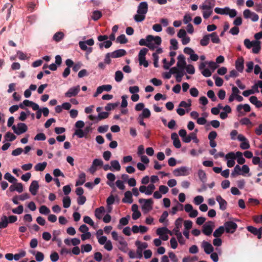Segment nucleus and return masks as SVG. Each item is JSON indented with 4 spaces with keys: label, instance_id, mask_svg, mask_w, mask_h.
<instances>
[{
    "label": "nucleus",
    "instance_id": "nucleus-17",
    "mask_svg": "<svg viewBox=\"0 0 262 262\" xmlns=\"http://www.w3.org/2000/svg\"><path fill=\"white\" fill-rule=\"evenodd\" d=\"M171 138L173 140V144L177 148H180L181 147V143L177 133H173L171 135Z\"/></svg>",
    "mask_w": 262,
    "mask_h": 262
},
{
    "label": "nucleus",
    "instance_id": "nucleus-25",
    "mask_svg": "<svg viewBox=\"0 0 262 262\" xmlns=\"http://www.w3.org/2000/svg\"><path fill=\"white\" fill-rule=\"evenodd\" d=\"M163 63V68L165 70H168L170 66H172L175 62V59L173 58H171L170 61L167 62L166 58L162 60Z\"/></svg>",
    "mask_w": 262,
    "mask_h": 262
},
{
    "label": "nucleus",
    "instance_id": "nucleus-3",
    "mask_svg": "<svg viewBox=\"0 0 262 262\" xmlns=\"http://www.w3.org/2000/svg\"><path fill=\"white\" fill-rule=\"evenodd\" d=\"M139 202L141 204L143 211L148 212L151 210L153 204V201L151 199H140L139 200Z\"/></svg>",
    "mask_w": 262,
    "mask_h": 262
},
{
    "label": "nucleus",
    "instance_id": "nucleus-19",
    "mask_svg": "<svg viewBox=\"0 0 262 262\" xmlns=\"http://www.w3.org/2000/svg\"><path fill=\"white\" fill-rule=\"evenodd\" d=\"M235 67L236 70L242 73L243 71L244 66V59L243 57L238 58L235 61Z\"/></svg>",
    "mask_w": 262,
    "mask_h": 262
},
{
    "label": "nucleus",
    "instance_id": "nucleus-42",
    "mask_svg": "<svg viewBox=\"0 0 262 262\" xmlns=\"http://www.w3.org/2000/svg\"><path fill=\"white\" fill-rule=\"evenodd\" d=\"M116 41L119 42L121 44H124L127 42L128 40L126 38L124 34H122L117 37Z\"/></svg>",
    "mask_w": 262,
    "mask_h": 262
},
{
    "label": "nucleus",
    "instance_id": "nucleus-47",
    "mask_svg": "<svg viewBox=\"0 0 262 262\" xmlns=\"http://www.w3.org/2000/svg\"><path fill=\"white\" fill-rule=\"evenodd\" d=\"M168 229L165 227L159 228L157 229L156 233L160 236L163 235L164 233H167Z\"/></svg>",
    "mask_w": 262,
    "mask_h": 262
},
{
    "label": "nucleus",
    "instance_id": "nucleus-60",
    "mask_svg": "<svg viewBox=\"0 0 262 262\" xmlns=\"http://www.w3.org/2000/svg\"><path fill=\"white\" fill-rule=\"evenodd\" d=\"M108 115H109V114L107 112H103L99 113L98 115L97 119L99 120L104 119L107 118L108 117Z\"/></svg>",
    "mask_w": 262,
    "mask_h": 262
},
{
    "label": "nucleus",
    "instance_id": "nucleus-33",
    "mask_svg": "<svg viewBox=\"0 0 262 262\" xmlns=\"http://www.w3.org/2000/svg\"><path fill=\"white\" fill-rule=\"evenodd\" d=\"M8 217L5 215H3L1 217L0 221V229L6 228L8 226Z\"/></svg>",
    "mask_w": 262,
    "mask_h": 262
},
{
    "label": "nucleus",
    "instance_id": "nucleus-32",
    "mask_svg": "<svg viewBox=\"0 0 262 262\" xmlns=\"http://www.w3.org/2000/svg\"><path fill=\"white\" fill-rule=\"evenodd\" d=\"M183 205L177 201L176 205L172 207V211L171 213H176L178 211H182L183 210Z\"/></svg>",
    "mask_w": 262,
    "mask_h": 262
},
{
    "label": "nucleus",
    "instance_id": "nucleus-41",
    "mask_svg": "<svg viewBox=\"0 0 262 262\" xmlns=\"http://www.w3.org/2000/svg\"><path fill=\"white\" fill-rule=\"evenodd\" d=\"M64 37V34L62 32H58L56 33L53 37V39L57 41H60Z\"/></svg>",
    "mask_w": 262,
    "mask_h": 262
},
{
    "label": "nucleus",
    "instance_id": "nucleus-22",
    "mask_svg": "<svg viewBox=\"0 0 262 262\" xmlns=\"http://www.w3.org/2000/svg\"><path fill=\"white\" fill-rule=\"evenodd\" d=\"M122 202L124 203H132L133 202L132 200V193L130 191H127L124 193V198L122 200Z\"/></svg>",
    "mask_w": 262,
    "mask_h": 262
},
{
    "label": "nucleus",
    "instance_id": "nucleus-44",
    "mask_svg": "<svg viewBox=\"0 0 262 262\" xmlns=\"http://www.w3.org/2000/svg\"><path fill=\"white\" fill-rule=\"evenodd\" d=\"M184 209L185 211L188 213H198V211L193 209L192 206L189 204H186Z\"/></svg>",
    "mask_w": 262,
    "mask_h": 262
},
{
    "label": "nucleus",
    "instance_id": "nucleus-14",
    "mask_svg": "<svg viewBox=\"0 0 262 262\" xmlns=\"http://www.w3.org/2000/svg\"><path fill=\"white\" fill-rule=\"evenodd\" d=\"M187 63L185 60V57L183 54H181L178 57V62L177 66L179 69H185Z\"/></svg>",
    "mask_w": 262,
    "mask_h": 262
},
{
    "label": "nucleus",
    "instance_id": "nucleus-34",
    "mask_svg": "<svg viewBox=\"0 0 262 262\" xmlns=\"http://www.w3.org/2000/svg\"><path fill=\"white\" fill-rule=\"evenodd\" d=\"M47 163L46 162H43L42 163H39L35 166L34 169L36 171H42L45 169V168L47 166Z\"/></svg>",
    "mask_w": 262,
    "mask_h": 262
},
{
    "label": "nucleus",
    "instance_id": "nucleus-59",
    "mask_svg": "<svg viewBox=\"0 0 262 262\" xmlns=\"http://www.w3.org/2000/svg\"><path fill=\"white\" fill-rule=\"evenodd\" d=\"M35 259L37 261H41L44 259V255L41 252H37L35 254Z\"/></svg>",
    "mask_w": 262,
    "mask_h": 262
},
{
    "label": "nucleus",
    "instance_id": "nucleus-38",
    "mask_svg": "<svg viewBox=\"0 0 262 262\" xmlns=\"http://www.w3.org/2000/svg\"><path fill=\"white\" fill-rule=\"evenodd\" d=\"M102 16V14L101 12L98 10L94 11L93 13V15L92 16V18L95 20L97 21Z\"/></svg>",
    "mask_w": 262,
    "mask_h": 262
},
{
    "label": "nucleus",
    "instance_id": "nucleus-31",
    "mask_svg": "<svg viewBox=\"0 0 262 262\" xmlns=\"http://www.w3.org/2000/svg\"><path fill=\"white\" fill-rule=\"evenodd\" d=\"M209 38H211V41L214 43H219L220 42V39L219 38L216 32H213L209 34Z\"/></svg>",
    "mask_w": 262,
    "mask_h": 262
},
{
    "label": "nucleus",
    "instance_id": "nucleus-61",
    "mask_svg": "<svg viewBox=\"0 0 262 262\" xmlns=\"http://www.w3.org/2000/svg\"><path fill=\"white\" fill-rule=\"evenodd\" d=\"M247 229L249 232L252 233L254 235L257 234V232L259 231L258 229H257L256 228L252 226H247Z\"/></svg>",
    "mask_w": 262,
    "mask_h": 262
},
{
    "label": "nucleus",
    "instance_id": "nucleus-40",
    "mask_svg": "<svg viewBox=\"0 0 262 262\" xmlns=\"http://www.w3.org/2000/svg\"><path fill=\"white\" fill-rule=\"evenodd\" d=\"M16 138V136L10 132H7L5 135V140L10 142L14 141Z\"/></svg>",
    "mask_w": 262,
    "mask_h": 262
},
{
    "label": "nucleus",
    "instance_id": "nucleus-64",
    "mask_svg": "<svg viewBox=\"0 0 262 262\" xmlns=\"http://www.w3.org/2000/svg\"><path fill=\"white\" fill-rule=\"evenodd\" d=\"M246 66L247 67V69L246 70V71L247 72V73H250L253 68V66H254V63L252 61H249V62H247L246 63Z\"/></svg>",
    "mask_w": 262,
    "mask_h": 262
},
{
    "label": "nucleus",
    "instance_id": "nucleus-43",
    "mask_svg": "<svg viewBox=\"0 0 262 262\" xmlns=\"http://www.w3.org/2000/svg\"><path fill=\"white\" fill-rule=\"evenodd\" d=\"M198 176L200 180L204 183L206 181V175L205 172L201 169H200L198 171Z\"/></svg>",
    "mask_w": 262,
    "mask_h": 262
},
{
    "label": "nucleus",
    "instance_id": "nucleus-39",
    "mask_svg": "<svg viewBox=\"0 0 262 262\" xmlns=\"http://www.w3.org/2000/svg\"><path fill=\"white\" fill-rule=\"evenodd\" d=\"M63 206L65 208H69L71 205V199L69 196H64L62 199Z\"/></svg>",
    "mask_w": 262,
    "mask_h": 262
},
{
    "label": "nucleus",
    "instance_id": "nucleus-20",
    "mask_svg": "<svg viewBox=\"0 0 262 262\" xmlns=\"http://www.w3.org/2000/svg\"><path fill=\"white\" fill-rule=\"evenodd\" d=\"M216 200L219 203L220 208L222 210H225L227 208V202L223 199L221 195H217L216 198Z\"/></svg>",
    "mask_w": 262,
    "mask_h": 262
},
{
    "label": "nucleus",
    "instance_id": "nucleus-21",
    "mask_svg": "<svg viewBox=\"0 0 262 262\" xmlns=\"http://www.w3.org/2000/svg\"><path fill=\"white\" fill-rule=\"evenodd\" d=\"M120 240L119 241L120 246L118 247L119 249L123 252H126L127 249V244L124 240L122 237H120Z\"/></svg>",
    "mask_w": 262,
    "mask_h": 262
},
{
    "label": "nucleus",
    "instance_id": "nucleus-46",
    "mask_svg": "<svg viewBox=\"0 0 262 262\" xmlns=\"http://www.w3.org/2000/svg\"><path fill=\"white\" fill-rule=\"evenodd\" d=\"M123 78V74L121 71H117L115 72V79L117 82H120Z\"/></svg>",
    "mask_w": 262,
    "mask_h": 262
},
{
    "label": "nucleus",
    "instance_id": "nucleus-57",
    "mask_svg": "<svg viewBox=\"0 0 262 262\" xmlns=\"http://www.w3.org/2000/svg\"><path fill=\"white\" fill-rule=\"evenodd\" d=\"M46 139V135L42 133L37 134L34 137V140L37 141H44Z\"/></svg>",
    "mask_w": 262,
    "mask_h": 262
},
{
    "label": "nucleus",
    "instance_id": "nucleus-63",
    "mask_svg": "<svg viewBox=\"0 0 262 262\" xmlns=\"http://www.w3.org/2000/svg\"><path fill=\"white\" fill-rule=\"evenodd\" d=\"M50 259L52 262H56L59 259L58 254L56 252H54L50 255Z\"/></svg>",
    "mask_w": 262,
    "mask_h": 262
},
{
    "label": "nucleus",
    "instance_id": "nucleus-36",
    "mask_svg": "<svg viewBox=\"0 0 262 262\" xmlns=\"http://www.w3.org/2000/svg\"><path fill=\"white\" fill-rule=\"evenodd\" d=\"M111 166L112 169H115L116 171H120L121 169L120 165L117 160H113L111 162Z\"/></svg>",
    "mask_w": 262,
    "mask_h": 262
},
{
    "label": "nucleus",
    "instance_id": "nucleus-30",
    "mask_svg": "<svg viewBox=\"0 0 262 262\" xmlns=\"http://www.w3.org/2000/svg\"><path fill=\"white\" fill-rule=\"evenodd\" d=\"M237 162L239 164H243L245 163V159L243 157V154L241 151H237L235 154Z\"/></svg>",
    "mask_w": 262,
    "mask_h": 262
},
{
    "label": "nucleus",
    "instance_id": "nucleus-4",
    "mask_svg": "<svg viewBox=\"0 0 262 262\" xmlns=\"http://www.w3.org/2000/svg\"><path fill=\"white\" fill-rule=\"evenodd\" d=\"M91 123L90 125L86 126L84 130L81 129H77L75 131L74 135L77 136L79 138L84 137L87 139L89 137V134L92 131V128L91 127Z\"/></svg>",
    "mask_w": 262,
    "mask_h": 262
},
{
    "label": "nucleus",
    "instance_id": "nucleus-8",
    "mask_svg": "<svg viewBox=\"0 0 262 262\" xmlns=\"http://www.w3.org/2000/svg\"><path fill=\"white\" fill-rule=\"evenodd\" d=\"M225 158L228 160L227 165L228 167H232L235 165L234 160L236 159L234 152H230L225 156Z\"/></svg>",
    "mask_w": 262,
    "mask_h": 262
},
{
    "label": "nucleus",
    "instance_id": "nucleus-54",
    "mask_svg": "<svg viewBox=\"0 0 262 262\" xmlns=\"http://www.w3.org/2000/svg\"><path fill=\"white\" fill-rule=\"evenodd\" d=\"M155 186L154 184H150L147 187V191L146 192V195H151L154 190L155 189Z\"/></svg>",
    "mask_w": 262,
    "mask_h": 262
},
{
    "label": "nucleus",
    "instance_id": "nucleus-11",
    "mask_svg": "<svg viewBox=\"0 0 262 262\" xmlns=\"http://www.w3.org/2000/svg\"><path fill=\"white\" fill-rule=\"evenodd\" d=\"M80 91V86L77 85L76 86L71 88L65 93L66 97L71 98L72 97L76 96Z\"/></svg>",
    "mask_w": 262,
    "mask_h": 262
},
{
    "label": "nucleus",
    "instance_id": "nucleus-1",
    "mask_svg": "<svg viewBox=\"0 0 262 262\" xmlns=\"http://www.w3.org/2000/svg\"><path fill=\"white\" fill-rule=\"evenodd\" d=\"M148 11V4L146 2H141L137 9V14L135 15L134 18L136 22H141L145 19V14Z\"/></svg>",
    "mask_w": 262,
    "mask_h": 262
},
{
    "label": "nucleus",
    "instance_id": "nucleus-10",
    "mask_svg": "<svg viewBox=\"0 0 262 262\" xmlns=\"http://www.w3.org/2000/svg\"><path fill=\"white\" fill-rule=\"evenodd\" d=\"M215 0H206L204 4L200 6V8L204 10H212L215 6Z\"/></svg>",
    "mask_w": 262,
    "mask_h": 262
},
{
    "label": "nucleus",
    "instance_id": "nucleus-45",
    "mask_svg": "<svg viewBox=\"0 0 262 262\" xmlns=\"http://www.w3.org/2000/svg\"><path fill=\"white\" fill-rule=\"evenodd\" d=\"M92 249V247L90 244L82 245L81 246V251L82 253L84 252H89Z\"/></svg>",
    "mask_w": 262,
    "mask_h": 262
},
{
    "label": "nucleus",
    "instance_id": "nucleus-50",
    "mask_svg": "<svg viewBox=\"0 0 262 262\" xmlns=\"http://www.w3.org/2000/svg\"><path fill=\"white\" fill-rule=\"evenodd\" d=\"M130 219V215H127L126 216L122 217L119 220V224L122 226H125L128 224V221Z\"/></svg>",
    "mask_w": 262,
    "mask_h": 262
},
{
    "label": "nucleus",
    "instance_id": "nucleus-49",
    "mask_svg": "<svg viewBox=\"0 0 262 262\" xmlns=\"http://www.w3.org/2000/svg\"><path fill=\"white\" fill-rule=\"evenodd\" d=\"M118 105V103H109L105 106V110L107 111H110L115 109Z\"/></svg>",
    "mask_w": 262,
    "mask_h": 262
},
{
    "label": "nucleus",
    "instance_id": "nucleus-24",
    "mask_svg": "<svg viewBox=\"0 0 262 262\" xmlns=\"http://www.w3.org/2000/svg\"><path fill=\"white\" fill-rule=\"evenodd\" d=\"M191 105V100L190 99L188 100V102H186L185 101H182L179 105V106L180 107H184L187 108L186 111L187 112H188L190 110V107Z\"/></svg>",
    "mask_w": 262,
    "mask_h": 262
},
{
    "label": "nucleus",
    "instance_id": "nucleus-28",
    "mask_svg": "<svg viewBox=\"0 0 262 262\" xmlns=\"http://www.w3.org/2000/svg\"><path fill=\"white\" fill-rule=\"evenodd\" d=\"M224 231H225L223 226H220L214 231L213 235L215 237H219L223 234Z\"/></svg>",
    "mask_w": 262,
    "mask_h": 262
},
{
    "label": "nucleus",
    "instance_id": "nucleus-62",
    "mask_svg": "<svg viewBox=\"0 0 262 262\" xmlns=\"http://www.w3.org/2000/svg\"><path fill=\"white\" fill-rule=\"evenodd\" d=\"M207 96L211 99L212 101H215L216 98L215 96L214 93L212 90H209L207 93Z\"/></svg>",
    "mask_w": 262,
    "mask_h": 262
},
{
    "label": "nucleus",
    "instance_id": "nucleus-56",
    "mask_svg": "<svg viewBox=\"0 0 262 262\" xmlns=\"http://www.w3.org/2000/svg\"><path fill=\"white\" fill-rule=\"evenodd\" d=\"M168 257L170 259L172 262H178L179 259L175 254V253L173 252H169L168 253Z\"/></svg>",
    "mask_w": 262,
    "mask_h": 262
},
{
    "label": "nucleus",
    "instance_id": "nucleus-7",
    "mask_svg": "<svg viewBox=\"0 0 262 262\" xmlns=\"http://www.w3.org/2000/svg\"><path fill=\"white\" fill-rule=\"evenodd\" d=\"M17 128L15 125H13L12 126V129L16 134L18 135L25 133L28 129L27 126L24 123H19L17 124Z\"/></svg>",
    "mask_w": 262,
    "mask_h": 262
},
{
    "label": "nucleus",
    "instance_id": "nucleus-53",
    "mask_svg": "<svg viewBox=\"0 0 262 262\" xmlns=\"http://www.w3.org/2000/svg\"><path fill=\"white\" fill-rule=\"evenodd\" d=\"M185 69H186V72L189 74H193L195 72L194 67L191 64H186Z\"/></svg>",
    "mask_w": 262,
    "mask_h": 262
},
{
    "label": "nucleus",
    "instance_id": "nucleus-58",
    "mask_svg": "<svg viewBox=\"0 0 262 262\" xmlns=\"http://www.w3.org/2000/svg\"><path fill=\"white\" fill-rule=\"evenodd\" d=\"M170 45L172 46V48H170V49H173L174 50H177L178 49V41L177 40L174 39H171L170 40Z\"/></svg>",
    "mask_w": 262,
    "mask_h": 262
},
{
    "label": "nucleus",
    "instance_id": "nucleus-15",
    "mask_svg": "<svg viewBox=\"0 0 262 262\" xmlns=\"http://www.w3.org/2000/svg\"><path fill=\"white\" fill-rule=\"evenodd\" d=\"M38 188L39 185L38 181L34 180L32 182L30 185L29 191L33 195H35L37 194Z\"/></svg>",
    "mask_w": 262,
    "mask_h": 262
},
{
    "label": "nucleus",
    "instance_id": "nucleus-2",
    "mask_svg": "<svg viewBox=\"0 0 262 262\" xmlns=\"http://www.w3.org/2000/svg\"><path fill=\"white\" fill-rule=\"evenodd\" d=\"M146 40L148 42L147 46L150 50H154L156 47L155 45L159 46L161 44L162 39L159 36H154L151 35H148L146 36Z\"/></svg>",
    "mask_w": 262,
    "mask_h": 262
},
{
    "label": "nucleus",
    "instance_id": "nucleus-29",
    "mask_svg": "<svg viewBox=\"0 0 262 262\" xmlns=\"http://www.w3.org/2000/svg\"><path fill=\"white\" fill-rule=\"evenodd\" d=\"M260 42L258 40L254 41V43L252 46V52L255 54L258 53L260 50Z\"/></svg>",
    "mask_w": 262,
    "mask_h": 262
},
{
    "label": "nucleus",
    "instance_id": "nucleus-27",
    "mask_svg": "<svg viewBox=\"0 0 262 262\" xmlns=\"http://www.w3.org/2000/svg\"><path fill=\"white\" fill-rule=\"evenodd\" d=\"M229 10V7H225L224 8H221L219 7H216L214 9V12L219 14L222 15H227L228 13V11Z\"/></svg>",
    "mask_w": 262,
    "mask_h": 262
},
{
    "label": "nucleus",
    "instance_id": "nucleus-37",
    "mask_svg": "<svg viewBox=\"0 0 262 262\" xmlns=\"http://www.w3.org/2000/svg\"><path fill=\"white\" fill-rule=\"evenodd\" d=\"M210 40L209 34L204 35L202 39L200 40V45L202 46H206L208 45Z\"/></svg>",
    "mask_w": 262,
    "mask_h": 262
},
{
    "label": "nucleus",
    "instance_id": "nucleus-23",
    "mask_svg": "<svg viewBox=\"0 0 262 262\" xmlns=\"http://www.w3.org/2000/svg\"><path fill=\"white\" fill-rule=\"evenodd\" d=\"M212 227L209 225L205 224L203 226L202 232L206 235H210L212 232Z\"/></svg>",
    "mask_w": 262,
    "mask_h": 262
},
{
    "label": "nucleus",
    "instance_id": "nucleus-5",
    "mask_svg": "<svg viewBox=\"0 0 262 262\" xmlns=\"http://www.w3.org/2000/svg\"><path fill=\"white\" fill-rule=\"evenodd\" d=\"M148 51V50L147 48H144L140 51L138 55L140 65H143L145 68H147L148 66V62L146 60L145 58V56Z\"/></svg>",
    "mask_w": 262,
    "mask_h": 262
},
{
    "label": "nucleus",
    "instance_id": "nucleus-26",
    "mask_svg": "<svg viewBox=\"0 0 262 262\" xmlns=\"http://www.w3.org/2000/svg\"><path fill=\"white\" fill-rule=\"evenodd\" d=\"M85 176L84 172L80 173L78 176L79 180L76 181L75 186H78L82 185L85 181Z\"/></svg>",
    "mask_w": 262,
    "mask_h": 262
},
{
    "label": "nucleus",
    "instance_id": "nucleus-48",
    "mask_svg": "<svg viewBox=\"0 0 262 262\" xmlns=\"http://www.w3.org/2000/svg\"><path fill=\"white\" fill-rule=\"evenodd\" d=\"M241 171V168L238 165H236L234 168L233 171L231 173V176L232 177H235L237 175L241 174V173H240V171Z\"/></svg>",
    "mask_w": 262,
    "mask_h": 262
},
{
    "label": "nucleus",
    "instance_id": "nucleus-13",
    "mask_svg": "<svg viewBox=\"0 0 262 262\" xmlns=\"http://www.w3.org/2000/svg\"><path fill=\"white\" fill-rule=\"evenodd\" d=\"M201 247L207 254H210L214 251V248L212 245L209 242L205 241L202 242Z\"/></svg>",
    "mask_w": 262,
    "mask_h": 262
},
{
    "label": "nucleus",
    "instance_id": "nucleus-16",
    "mask_svg": "<svg viewBox=\"0 0 262 262\" xmlns=\"http://www.w3.org/2000/svg\"><path fill=\"white\" fill-rule=\"evenodd\" d=\"M244 109L245 112H249L251 111V108L248 104H239L237 106L236 110L241 114V115H244L245 114L242 112V110Z\"/></svg>",
    "mask_w": 262,
    "mask_h": 262
},
{
    "label": "nucleus",
    "instance_id": "nucleus-18",
    "mask_svg": "<svg viewBox=\"0 0 262 262\" xmlns=\"http://www.w3.org/2000/svg\"><path fill=\"white\" fill-rule=\"evenodd\" d=\"M112 53V58H116L125 56L126 54V51L124 49L117 50Z\"/></svg>",
    "mask_w": 262,
    "mask_h": 262
},
{
    "label": "nucleus",
    "instance_id": "nucleus-35",
    "mask_svg": "<svg viewBox=\"0 0 262 262\" xmlns=\"http://www.w3.org/2000/svg\"><path fill=\"white\" fill-rule=\"evenodd\" d=\"M4 179L8 180L10 183H15L17 180L12 176L9 172H7L4 175Z\"/></svg>",
    "mask_w": 262,
    "mask_h": 262
},
{
    "label": "nucleus",
    "instance_id": "nucleus-55",
    "mask_svg": "<svg viewBox=\"0 0 262 262\" xmlns=\"http://www.w3.org/2000/svg\"><path fill=\"white\" fill-rule=\"evenodd\" d=\"M142 117V118H148L150 116V112L148 108H144L143 110L142 113L140 115L139 117Z\"/></svg>",
    "mask_w": 262,
    "mask_h": 262
},
{
    "label": "nucleus",
    "instance_id": "nucleus-51",
    "mask_svg": "<svg viewBox=\"0 0 262 262\" xmlns=\"http://www.w3.org/2000/svg\"><path fill=\"white\" fill-rule=\"evenodd\" d=\"M203 201L204 198L202 195H198L193 199V203L196 205L201 204Z\"/></svg>",
    "mask_w": 262,
    "mask_h": 262
},
{
    "label": "nucleus",
    "instance_id": "nucleus-9",
    "mask_svg": "<svg viewBox=\"0 0 262 262\" xmlns=\"http://www.w3.org/2000/svg\"><path fill=\"white\" fill-rule=\"evenodd\" d=\"M237 139L242 141L240 144V147L243 149H247L250 148L249 141L242 134H239L237 137Z\"/></svg>",
    "mask_w": 262,
    "mask_h": 262
},
{
    "label": "nucleus",
    "instance_id": "nucleus-6",
    "mask_svg": "<svg viewBox=\"0 0 262 262\" xmlns=\"http://www.w3.org/2000/svg\"><path fill=\"white\" fill-rule=\"evenodd\" d=\"M223 227L226 233L233 234L237 228V225L234 222L229 221L226 222Z\"/></svg>",
    "mask_w": 262,
    "mask_h": 262
},
{
    "label": "nucleus",
    "instance_id": "nucleus-12",
    "mask_svg": "<svg viewBox=\"0 0 262 262\" xmlns=\"http://www.w3.org/2000/svg\"><path fill=\"white\" fill-rule=\"evenodd\" d=\"M173 174L176 177L181 176H187L189 174L188 168L187 167L182 166L173 170Z\"/></svg>",
    "mask_w": 262,
    "mask_h": 262
},
{
    "label": "nucleus",
    "instance_id": "nucleus-52",
    "mask_svg": "<svg viewBox=\"0 0 262 262\" xmlns=\"http://www.w3.org/2000/svg\"><path fill=\"white\" fill-rule=\"evenodd\" d=\"M136 245L138 246V249L141 250L146 249L148 247V245L146 243H141L138 241L136 242Z\"/></svg>",
    "mask_w": 262,
    "mask_h": 262
}]
</instances>
